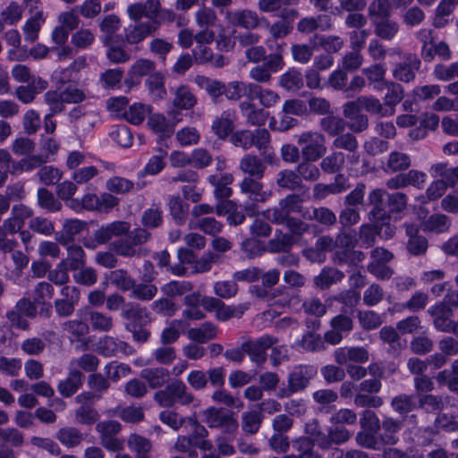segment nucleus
I'll use <instances>...</instances> for the list:
<instances>
[{
  "label": "nucleus",
  "mask_w": 458,
  "mask_h": 458,
  "mask_svg": "<svg viewBox=\"0 0 458 458\" xmlns=\"http://www.w3.org/2000/svg\"><path fill=\"white\" fill-rule=\"evenodd\" d=\"M386 196V192L382 190H375L369 194V200L375 206L370 213L373 226L364 225L361 227L362 246L369 247L374 242L376 233L384 239H389L394 234L395 228L391 225L392 216L383 215L380 209Z\"/></svg>",
  "instance_id": "obj_1"
},
{
  "label": "nucleus",
  "mask_w": 458,
  "mask_h": 458,
  "mask_svg": "<svg viewBox=\"0 0 458 458\" xmlns=\"http://www.w3.org/2000/svg\"><path fill=\"white\" fill-rule=\"evenodd\" d=\"M306 432L310 436L309 438H300L294 443V446L300 452L299 456H289L286 458H322L320 455L315 454L311 452L313 444L316 443L321 448L326 449L328 448L332 443L342 444L347 441L351 436L347 429L344 428H336L335 431H330L327 437L319 430L318 425L316 421L309 423L306 426Z\"/></svg>",
  "instance_id": "obj_2"
},
{
  "label": "nucleus",
  "mask_w": 458,
  "mask_h": 458,
  "mask_svg": "<svg viewBox=\"0 0 458 458\" xmlns=\"http://www.w3.org/2000/svg\"><path fill=\"white\" fill-rule=\"evenodd\" d=\"M300 211L301 199L297 196L291 195L280 202V209H268L264 213V216L277 224L286 222L287 227L293 233H301L304 231L302 224L287 217L291 213Z\"/></svg>",
  "instance_id": "obj_3"
},
{
  "label": "nucleus",
  "mask_w": 458,
  "mask_h": 458,
  "mask_svg": "<svg viewBox=\"0 0 458 458\" xmlns=\"http://www.w3.org/2000/svg\"><path fill=\"white\" fill-rule=\"evenodd\" d=\"M390 14V5L386 0H377L369 6V15L376 25V33L382 38L391 39L397 32L394 22L386 20Z\"/></svg>",
  "instance_id": "obj_4"
},
{
  "label": "nucleus",
  "mask_w": 458,
  "mask_h": 458,
  "mask_svg": "<svg viewBox=\"0 0 458 458\" xmlns=\"http://www.w3.org/2000/svg\"><path fill=\"white\" fill-rule=\"evenodd\" d=\"M185 428H189L191 434L189 437H179L175 448L179 451H187L191 446H197L201 450H209L212 447V444L206 440L205 437L208 435L207 429L198 424L195 420L189 419L185 422Z\"/></svg>",
  "instance_id": "obj_5"
},
{
  "label": "nucleus",
  "mask_w": 458,
  "mask_h": 458,
  "mask_svg": "<svg viewBox=\"0 0 458 458\" xmlns=\"http://www.w3.org/2000/svg\"><path fill=\"white\" fill-rule=\"evenodd\" d=\"M303 157L310 161H316L326 153L325 138L318 132H305L299 138Z\"/></svg>",
  "instance_id": "obj_6"
},
{
  "label": "nucleus",
  "mask_w": 458,
  "mask_h": 458,
  "mask_svg": "<svg viewBox=\"0 0 458 458\" xmlns=\"http://www.w3.org/2000/svg\"><path fill=\"white\" fill-rule=\"evenodd\" d=\"M161 406H170L175 402L189 403L192 397L186 393V387L182 382H174L168 386L164 391L158 392L155 396Z\"/></svg>",
  "instance_id": "obj_7"
},
{
  "label": "nucleus",
  "mask_w": 458,
  "mask_h": 458,
  "mask_svg": "<svg viewBox=\"0 0 458 458\" xmlns=\"http://www.w3.org/2000/svg\"><path fill=\"white\" fill-rule=\"evenodd\" d=\"M205 421L211 428H221L225 433H234L238 428L237 420L223 410L209 408L204 412Z\"/></svg>",
  "instance_id": "obj_8"
},
{
  "label": "nucleus",
  "mask_w": 458,
  "mask_h": 458,
  "mask_svg": "<svg viewBox=\"0 0 458 458\" xmlns=\"http://www.w3.org/2000/svg\"><path fill=\"white\" fill-rule=\"evenodd\" d=\"M84 98V93L81 90L72 86H69L61 93L48 91L46 94V100L55 113L62 110L63 103H78L82 101Z\"/></svg>",
  "instance_id": "obj_9"
},
{
  "label": "nucleus",
  "mask_w": 458,
  "mask_h": 458,
  "mask_svg": "<svg viewBox=\"0 0 458 458\" xmlns=\"http://www.w3.org/2000/svg\"><path fill=\"white\" fill-rule=\"evenodd\" d=\"M121 430L117 421L101 422L97 425L103 446L109 451H118L123 448V441L114 436Z\"/></svg>",
  "instance_id": "obj_10"
},
{
  "label": "nucleus",
  "mask_w": 458,
  "mask_h": 458,
  "mask_svg": "<svg viewBox=\"0 0 458 458\" xmlns=\"http://www.w3.org/2000/svg\"><path fill=\"white\" fill-rule=\"evenodd\" d=\"M366 110L372 114L386 115L389 113L384 112L380 102L373 98H360L356 101L349 102L344 106V113L346 118H355L356 114Z\"/></svg>",
  "instance_id": "obj_11"
},
{
  "label": "nucleus",
  "mask_w": 458,
  "mask_h": 458,
  "mask_svg": "<svg viewBox=\"0 0 458 458\" xmlns=\"http://www.w3.org/2000/svg\"><path fill=\"white\" fill-rule=\"evenodd\" d=\"M168 115L174 119L170 123L162 114H153L148 117V126L160 137H169L174 132V125L182 120V116L176 111H169Z\"/></svg>",
  "instance_id": "obj_12"
},
{
  "label": "nucleus",
  "mask_w": 458,
  "mask_h": 458,
  "mask_svg": "<svg viewBox=\"0 0 458 458\" xmlns=\"http://www.w3.org/2000/svg\"><path fill=\"white\" fill-rule=\"evenodd\" d=\"M161 10V4L158 0H147L144 4L136 3L127 7V13L131 20L138 21L146 17L155 21Z\"/></svg>",
  "instance_id": "obj_13"
},
{
  "label": "nucleus",
  "mask_w": 458,
  "mask_h": 458,
  "mask_svg": "<svg viewBox=\"0 0 458 458\" xmlns=\"http://www.w3.org/2000/svg\"><path fill=\"white\" fill-rule=\"evenodd\" d=\"M434 317V324L437 329L443 332H453L458 336V323L454 324L450 318L452 310L445 305H435L429 309Z\"/></svg>",
  "instance_id": "obj_14"
},
{
  "label": "nucleus",
  "mask_w": 458,
  "mask_h": 458,
  "mask_svg": "<svg viewBox=\"0 0 458 458\" xmlns=\"http://www.w3.org/2000/svg\"><path fill=\"white\" fill-rule=\"evenodd\" d=\"M36 304V302L32 303L26 299H21L16 305V311H12L8 314L11 323L19 328L25 329L28 327L25 318L35 316L37 312Z\"/></svg>",
  "instance_id": "obj_15"
},
{
  "label": "nucleus",
  "mask_w": 458,
  "mask_h": 458,
  "mask_svg": "<svg viewBox=\"0 0 458 458\" xmlns=\"http://www.w3.org/2000/svg\"><path fill=\"white\" fill-rule=\"evenodd\" d=\"M276 340L269 335H263L256 341H250L244 344V349L248 352L251 360L255 362H262L266 358V351L271 347Z\"/></svg>",
  "instance_id": "obj_16"
},
{
  "label": "nucleus",
  "mask_w": 458,
  "mask_h": 458,
  "mask_svg": "<svg viewBox=\"0 0 458 458\" xmlns=\"http://www.w3.org/2000/svg\"><path fill=\"white\" fill-rule=\"evenodd\" d=\"M315 375L316 369L313 367L300 366L295 368L289 377L290 391L297 392L303 389Z\"/></svg>",
  "instance_id": "obj_17"
},
{
  "label": "nucleus",
  "mask_w": 458,
  "mask_h": 458,
  "mask_svg": "<svg viewBox=\"0 0 458 458\" xmlns=\"http://www.w3.org/2000/svg\"><path fill=\"white\" fill-rule=\"evenodd\" d=\"M226 20L234 26H241L245 29H254L259 24V17L255 12L250 10H237L226 13Z\"/></svg>",
  "instance_id": "obj_18"
},
{
  "label": "nucleus",
  "mask_w": 458,
  "mask_h": 458,
  "mask_svg": "<svg viewBox=\"0 0 458 458\" xmlns=\"http://www.w3.org/2000/svg\"><path fill=\"white\" fill-rule=\"evenodd\" d=\"M332 330L325 335L326 340L332 344H337L343 338V333H347L352 328V321L346 316H337L332 319Z\"/></svg>",
  "instance_id": "obj_19"
},
{
  "label": "nucleus",
  "mask_w": 458,
  "mask_h": 458,
  "mask_svg": "<svg viewBox=\"0 0 458 458\" xmlns=\"http://www.w3.org/2000/svg\"><path fill=\"white\" fill-rule=\"evenodd\" d=\"M155 68L152 61L148 59L137 60L128 72V76L125 79V84L128 88L139 84L143 76L148 74Z\"/></svg>",
  "instance_id": "obj_20"
},
{
  "label": "nucleus",
  "mask_w": 458,
  "mask_h": 458,
  "mask_svg": "<svg viewBox=\"0 0 458 458\" xmlns=\"http://www.w3.org/2000/svg\"><path fill=\"white\" fill-rule=\"evenodd\" d=\"M335 356L339 364H345L348 361L364 363L369 360V352L362 347L339 348L335 351Z\"/></svg>",
  "instance_id": "obj_21"
},
{
  "label": "nucleus",
  "mask_w": 458,
  "mask_h": 458,
  "mask_svg": "<svg viewBox=\"0 0 458 458\" xmlns=\"http://www.w3.org/2000/svg\"><path fill=\"white\" fill-rule=\"evenodd\" d=\"M92 399L93 395L90 394H82L76 397L78 403L82 404L76 413L77 420L80 423L91 424L98 420V412L88 405V403H92Z\"/></svg>",
  "instance_id": "obj_22"
},
{
  "label": "nucleus",
  "mask_w": 458,
  "mask_h": 458,
  "mask_svg": "<svg viewBox=\"0 0 458 458\" xmlns=\"http://www.w3.org/2000/svg\"><path fill=\"white\" fill-rule=\"evenodd\" d=\"M157 30L154 22H140L130 26L125 30L126 40L130 44H137L144 40Z\"/></svg>",
  "instance_id": "obj_23"
},
{
  "label": "nucleus",
  "mask_w": 458,
  "mask_h": 458,
  "mask_svg": "<svg viewBox=\"0 0 458 458\" xmlns=\"http://www.w3.org/2000/svg\"><path fill=\"white\" fill-rule=\"evenodd\" d=\"M233 181V175L230 174H220L209 177V182L215 187V196L219 199L218 202L232 195L229 185Z\"/></svg>",
  "instance_id": "obj_24"
},
{
  "label": "nucleus",
  "mask_w": 458,
  "mask_h": 458,
  "mask_svg": "<svg viewBox=\"0 0 458 458\" xmlns=\"http://www.w3.org/2000/svg\"><path fill=\"white\" fill-rule=\"evenodd\" d=\"M174 99L173 106L179 110H189L192 108L197 100L190 89L184 85H181L173 91Z\"/></svg>",
  "instance_id": "obj_25"
},
{
  "label": "nucleus",
  "mask_w": 458,
  "mask_h": 458,
  "mask_svg": "<svg viewBox=\"0 0 458 458\" xmlns=\"http://www.w3.org/2000/svg\"><path fill=\"white\" fill-rule=\"evenodd\" d=\"M47 88V82L40 78L31 81L29 86H20L16 89V97L21 102L28 104L34 100L35 96Z\"/></svg>",
  "instance_id": "obj_26"
},
{
  "label": "nucleus",
  "mask_w": 458,
  "mask_h": 458,
  "mask_svg": "<svg viewBox=\"0 0 458 458\" xmlns=\"http://www.w3.org/2000/svg\"><path fill=\"white\" fill-rule=\"evenodd\" d=\"M254 142L255 146L259 150H264L262 156L266 162L272 164L275 160V154L273 151L268 149L270 143V135L266 129H257L254 132Z\"/></svg>",
  "instance_id": "obj_27"
},
{
  "label": "nucleus",
  "mask_w": 458,
  "mask_h": 458,
  "mask_svg": "<svg viewBox=\"0 0 458 458\" xmlns=\"http://www.w3.org/2000/svg\"><path fill=\"white\" fill-rule=\"evenodd\" d=\"M240 106L242 114L252 125H263L268 118L269 114L267 111L258 109L250 102H242Z\"/></svg>",
  "instance_id": "obj_28"
},
{
  "label": "nucleus",
  "mask_w": 458,
  "mask_h": 458,
  "mask_svg": "<svg viewBox=\"0 0 458 458\" xmlns=\"http://www.w3.org/2000/svg\"><path fill=\"white\" fill-rule=\"evenodd\" d=\"M218 215H228L227 221L230 225H240L244 221V215L237 211L234 202L232 200H221L216 204Z\"/></svg>",
  "instance_id": "obj_29"
},
{
  "label": "nucleus",
  "mask_w": 458,
  "mask_h": 458,
  "mask_svg": "<svg viewBox=\"0 0 458 458\" xmlns=\"http://www.w3.org/2000/svg\"><path fill=\"white\" fill-rule=\"evenodd\" d=\"M234 113L226 112L216 119L212 124V130L220 139H225L233 129Z\"/></svg>",
  "instance_id": "obj_30"
},
{
  "label": "nucleus",
  "mask_w": 458,
  "mask_h": 458,
  "mask_svg": "<svg viewBox=\"0 0 458 458\" xmlns=\"http://www.w3.org/2000/svg\"><path fill=\"white\" fill-rule=\"evenodd\" d=\"M44 23L45 17L42 12H38L32 17L28 19L23 26L25 40L30 42L37 40L39 30Z\"/></svg>",
  "instance_id": "obj_31"
},
{
  "label": "nucleus",
  "mask_w": 458,
  "mask_h": 458,
  "mask_svg": "<svg viewBox=\"0 0 458 458\" xmlns=\"http://www.w3.org/2000/svg\"><path fill=\"white\" fill-rule=\"evenodd\" d=\"M257 89L258 85L256 84H245L243 82L233 81L226 87L225 86L224 93L228 98L238 99L243 95L250 98L251 92H256Z\"/></svg>",
  "instance_id": "obj_32"
},
{
  "label": "nucleus",
  "mask_w": 458,
  "mask_h": 458,
  "mask_svg": "<svg viewBox=\"0 0 458 458\" xmlns=\"http://www.w3.org/2000/svg\"><path fill=\"white\" fill-rule=\"evenodd\" d=\"M146 85L153 99L161 100L165 98V77L160 72L151 74L146 81Z\"/></svg>",
  "instance_id": "obj_33"
},
{
  "label": "nucleus",
  "mask_w": 458,
  "mask_h": 458,
  "mask_svg": "<svg viewBox=\"0 0 458 458\" xmlns=\"http://www.w3.org/2000/svg\"><path fill=\"white\" fill-rule=\"evenodd\" d=\"M98 196L94 193L85 194L81 199H73L68 202V206L76 212L82 210L98 211Z\"/></svg>",
  "instance_id": "obj_34"
},
{
  "label": "nucleus",
  "mask_w": 458,
  "mask_h": 458,
  "mask_svg": "<svg viewBox=\"0 0 458 458\" xmlns=\"http://www.w3.org/2000/svg\"><path fill=\"white\" fill-rule=\"evenodd\" d=\"M150 112L151 106L149 105L134 103L124 112V118L129 123L138 125L144 121L145 117L149 114Z\"/></svg>",
  "instance_id": "obj_35"
},
{
  "label": "nucleus",
  "mask_w": 458,
  "mask_h": 458,
  "mask_svg": "<svg viewBox=\"0 0 458 458\" xmlns=\"http://www.w3.org/2000/svg\"><path fill=\"white\" fill-rule=\"evenodd\" d=\"M81 382V373L78 370L71 369L68 378L60 382L58 390L62 395L69 397L78 390Z\"/></svg>",
  "instance_id": "obj_36"
},
{
  "label": "nucleus",
  "mask_w": 458,
  "mask_h": 458,
  "mask_svg": "<svg viewBox=\"0 0 458 458\" xmlns=\"http://www.w3.org/2000/svg\"><path fill=\"white\" fill-rule=\"evenodd\" d=\"M216 328L209 323L201 325L199 327L191 328L187 332L188 337L198 343H206L216 335Z\"/></svg>",
  "instance_id": "obj_37"
},
{
  "label": "nucleus",
  "mask_w": 458,
  "mask_h": 458,
  "mask_svg": "<svg viewBox=\"0 0 458 458\" xmlns=\"http://www.w3.org/2000/svg\"><path fill=\"white\" fill-rule=\"evenodd\" d=\"M242 191L248 193L255 201H265L269 194L262 191V185L251 178H245L241 184Z\"/></svg>",
  "instance_id": "obj_38"
},
{
  "label": "nucleus",
  "mask_w": 458,
  "mask_h": 458,
  "mask_svg": "<svg viewBox=\"0 0 458 458\" xmlns=\"http://www.w3.org/2000/svg\"><path fill=\"white\" fill-rule=\"evenodd\" d=\"M431 175L434 177L440 176L446 183V188L454 187L458 183V167L446 168L443 164L433 165L430 169Z\"/></svg>",
  "instance_id": "obj_39"
},
{
  "label": "nucleus",
  "mask_w": 458,
  "mask_h": 458,
  "mask_svg": "<svg viewBox=\"0 0 458 458\" xmlns=\"http://www.w3.org/2000/svg\"><path fill=\"white\" fill-rule=\"evenodd\" d=\"M418 228L413 225H407L406 233L409 236L408 250L411 254L418 255L423 253L428 246L427 240L424 237L416 236Z\"/></svg>",
  "instance_id": "obj_40"
},
{
  "label": "nucleus",
  "mask_w": 458,
  "mask_h": 458,
  "mask_svg": "<svg viewBox=\"0 0 458 458\" xmlns=\"http://www.w3.org/2000/svg\"><path fill=\"white\" fill-rule=\"evenodd\" d=\"M129 448L136 454L137 458H150L148 453L151 449V444L146 438L131 435L128 440Z\"/></svg>",
  "instance_id": "obj_41"
},
{
  "label": "nucleus",
  "mask_w": 458,
  "mask_h": 458,
  "mask_svg": "<svg viewBox=\"0 0 458 458\" xmlns=\"http://www.w3.org/2000/svg\"><path fill=\"white\" fill-rule=\"evenodd\" d=\"M200 303V295L191 293L185 297V304L188 308L183 311V317L187 319L199 320L204 318V313L198 305Z\"/></svg>",
  "instance_id": "obj_42"
},
{
  "label": "nucleus",
  "mask_w": 458,
  "mask_h": 458,
  "mask_svg": "<svg viewBox=\"0 0 458 458\" xmlns=\"http://www.w3.org/2000/svg\"><path fill=\"white\" fill-rule=\"evenodd\" d=\"M377 431L361 430L357 434L356 441L358 445L369 449H379L382 445L381 436H377Z\"/></svg>",
  "instance_id": "obj_43"
},
{
  "label": "nucleus",
  "mask_w": 458,
  "mask_h": 458,
  "mask_svg": "<svg viewBox=\"0 0 458 458\" xmlns=\"http://www.w3.org/2000/svg\"><path fill=\"white\" fill-rule=\"evenodd\" d=\"M382 428L384 431V434L380 435L382 438V444L394 445L398 440L396 433L401 428L399 422L392 419H386L383 422Z\"/></svg>",
  "instance_id": "obj_44"
},
{
  "label": "nucleus",
  "mask_w": 458,
  "mask_h": 458,
  "mask_svg": "<svg viewBox=\"0 0 458 458\" xmlns=\"http://www.w3.org/2000/svg\"><path fill=\"white\" fill-rule=\"evenodd\" d=\"M420 66V61L416 57L409 59V65H399L394 70L395 79L408 82L414 79V70Z\"/></svg>",
  "instance_id": "obj_45"
},
{
  "label": "nucleus",
  "mask_w": 458,
  "mask_h": 458,
  "mask_svg": "<svg viewBox=\"0 0 458 458\" xmlns=\"http://www.w3.org/2000/svg\"><path fill=\"white\" fill-rule=\"evenodd\" d=\"M331 243L330 239L320 238L317 242L316 249L306 250L304 254L312 262H323L326 259L325 251L331 246Z\"/></svg>",
  "instance_id": "obj_46"
},
{
  "label": "nucleus",
  "mask_w": 458,
  "mask_h": 458,
  "mask_svg": "<svg viewBox=\"0 0 458 458\" xmlns=\"http://www.w3.org/2000/svg\"><path fill=\"white\" fill-rule=\"evenodd\" d=\"M241 169L252 176L261 178L265 167L257 157L247 156L241 162Z\"/></svg>",
  "instance_id": "obj_47"
},
{
  "label": "nucleus",
  "mask_w": 458,
  "mask_h": 458,
  "mask_svg": "<svg viewBox=\"0 0 458 458\" xmlns=\"http://www.w3.org/2000/svg\"><path fill=\"white\" fill-rule=\"evenodd\" d=\"M344 277L342 272L335 268H325L316 276L315 284L320 288H326L334 283L340 281Z\"/></svg>",
  "instance_id": "obj_48"
},
{
  "label": "nucleus",
  "mask_w": 458,
  "mask_h": 458,
  "mask_svg": "<svg viewBox=\"0 0 458 458\" xmlns=\"http://www.w3.org/2000/svg\"><path fill=\"white\" fill-rule=\"evenodd\" d=\"M446 183L444 179L435 180L427 189L426 196L418 199L421 204L427 201L436 200L440 198L446 191Z\"/></svg>",
  "instance_id": "obj_49"
},
{
  "label": "nucleus",
  "mask_w": 458,
  "mask_h": 458,
  "mask_svg": "<svg viewBox=\"0 0 458 458\" xmlns=\"http://www.w3.org/2000/svg\"><path fill=\"white\" fill-rule=\"evenodd\" d=\"M196 84L204 89L212 98H217L224 93L225 85L217 81L210 80L204 76H197Z\"/></svg>",
  "instance_id": "obj_50"
},
{
  "label": "nucleus",
  "mask_w": 458,
  "mask_h": 458,
  "mask_svg": "<svg viewBox=\"0 0 458 458\" xmlns=\"http://www.w3.org/2000/svg\"><path fill=\"white\" fill-rule=\"evenodd\" d=\"M158 151V155H154L148 159L143 169V174L156 175L164 169L165 165V159L166 157V151L162 150L161 148H159Z\"/></svg>",
  "instance_id": "obj_51"
},
{
  "label": "nucleus",
  "mask_w": 458,
  "mask_h": 458,
  "mask_svg": "<svg viewBox=\"0 0 458 458\" xmlns=\"http://www.w3.org/2000/svg\"><path fill=\"white\" fill-rule=\"evenodd\" d=\"M439 123V117L437 114H426L421 121L422 128L413 129L410 131V136L414 140H419L426 135V130H435Z\"/></svg>",
  "instance_id": "obj_52"
},
{
  "label": "nucleus",
  "mask_w": 458,
  "mask_h": 458,
  "mask_svg": "<svg viewBox=\"0 0 458 458\" xmlns=\"http://www.w3.org/2000/svg\"><path fill=\"white\" fill-rule=\"evenodd\" d=\"M118 40L114 39L111 41V38H106V46L108 47L107 49V58L113 63H123L129 59V54L125 52L123 48L117 46Z\"/></svg>",
  "instance_id": "obj_53"
},
{
  "label": "nucleus",
  "mask_w": 458,
  "mask_h": 458,
  "mask_svg": "<svg viewBox=\"0 0 458 458\" xmlns=\"http://www.w3.org/2000/svg\"><path fill=\"white\" fill-rule=\"evenodd\" d=\"M106 188L108 191L115 194H124L131 191L133 188V182L123 177H112L106 183Z\"/></svg>",
  "instance_id": "obj_54"
},
{
  "label": "nucleus",
  "mask_w": 458,
  "mask_h": 458,
  "mask_svg": "<svg viewBox=\"0 0 458 458\" xmlns=\"http://www.w3.org/2000/svg\"><path fill=\"white\" fill-rule=\"evenodd\" d=\"M280 85L288 90H296L302 86V75L297 70H290L280 79Z\"/></svg>",
  "instance_id": "obj_55"
},
{
  "label": "nucleus",
  "mask_w": 458,
  "mask_h": 458,
  "mask_svg": "<svg viewBox=\"0 0 458 458\" xmlns=\"http://www.w3.org/2000/svg\"><path fill=\"white\" fill-rule=\"evenodd\" d=\"M450 225L448 217L445 215L432 216L426 223L423 224L424 231L435 233H443L447 231Z\"/></svg>",
  "instance_id": "obj_56"
},
{
  "label": "nucleus",
  "mask_w": 458,
  "mask_h": 458,
  "mask_svg": "<svg viewBox=\"0 0 458 458\" xmlns=\"http://www.w3.org/2000/svg\"><path fill=\"white\" fill-rule=\"evenodd\" d=\"M250 98H259V103L267 108L274 106L280 99L276 92L268 89H262L259 86L256 92H251Z\"/></svg>",
  "instance_id": "obj_57"
},
{
  "label": "nucleus",
  "mask_w": 458,
  "mask_h": 458,
  "mask_svg": "<svg viewBox=\"0 0 458 458\" xmlns=\"http://www.w3.org/2000/svg\"><path fill=\"white\" fill-rule=\"evenodd\" d=\"M68 257L64 261L69 266L70 269L78 270L84 265V251L80 246L72 245L68 247Z\"/></svg>",
  "instance_id": "obj_58"
},
{
  "label": "nucleus",
  "mask_w": 458,
  "mask_h": 458,
  "mask_svg": "<svg viewBox=\"0 0 458 458\" xmlns=\"http://www.w3.org/2000/svg\"><path fill=\"white\" fill-rule=\"evenodd\" d=\"M38 201L41 208L51 212L58 211L62 207L61 203L55 199L54 195L45 189L38 190Z\"/></svg>",
  "instance_id": "obj_59"
},
{
  "label": "nucleus",
  "mask_w": 458,
  "mask_h": 458,
  "mask_svg": "<svg viewBox=\"0 0 458 458\" xmlns=\"http://www.w3.org/2000/svg\"><path fill=\"white\" fill-rule=\"evenodd\" d=\"M176 140L181 146L195 145L199 140V133L193 127H185L177 131Z\"/></svg>",
  "instance_id": "obj_60"
},
{
  "label": "nucleus",
  "mask_w": 458,
  "mask_h": 458,
  "mask_svg": "<svg viewBox=\"0 0 458 458\" xmlns=\"http://www.w3.org/2000/svg\"><path fill=\"white\" fill-rule=\"evenodd\" d=\"M454 4V2L452 0H443L439 4L433 21L436 27H443L448 21L445 17L452 13Z\"/></svg>",
  "instance_id": "obj_61"
},
{
  "label": "nucleus",
  "mask_w": 458,
  "mask_h": 458,
  "mask_svg": "<svg viewBox=\"0 0 458 458\" xmlns=\"http://www.w3.org/2000/svg\"><path fill=\"white\" fill-rule=\"evenodd\" d=\"M122 343H117L114 338L106 336L100 339L97 349L104 356H113L122 350Z\"/></svg>",
  "instance_id": "obj_62"
},
{
  "label": "nucleus",
  "mask_w": 458,
  "mask_h": 458,
  "mask_svg": "<svg viewBox=\"0 0 458 458\" xmlns=\"http://www.w3.org/2000/svg\"><path fill=\"white\" fill-rule=\"evenodd\" d=\"M141 377L148 380L151 387H157L166 381L167 374L163 369H147L141 371Z\"/></svg>",
  "instance_id": "obj_63"
},
{
  "label": "nucleus",
  "mask_w": 458,
  "mask_h": 458,
  "mask_svg": "<svg viewBox=\"0 0 458 458\" xmlns=\"http://www.w3.org/2000/svg\"><path fill=\"white\" fill-rule=\"evenodd\" d=\"M114 141L123 148H129L132 143V134L130 129L126 126H120L115 128L110 133Z\"/></svg>",
  "instance_id": "obj_64"
}]
</instances>
